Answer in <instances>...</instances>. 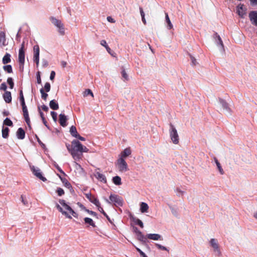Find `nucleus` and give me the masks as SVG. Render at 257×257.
<instances>
[{
  "label": "nucleus",
  "instance_id": "f8f14e48",
  "mask_svg": "<svg viewBox=\"0 0 257 257\" xmlns=\"http://www.w3.org/2000/svg\"><path fill=\"white\" fill-rule=\"evenodd\" d=\"M237 13L241 17L243 18L244 15L246 14V9L244 8V6L242 4H239L237 7Z\"/></svg>",
  "mask_w": 257,
  "mask_h": 257
},
{
  "label": "nucleus",
  "instance_id": "ddd939ff",
  "mask_svg": "<svg viewBox=\"0 0 257 257\" xmlns=\"http://www.w3.org/2000/svg\"><path fill=\"white\" fill-rule=\"evenodd\" d=\"M59 121L60 124L63 127H65L67 125V118L66 116L64 114H60L59 116Z\"/></svg>",
  "mask_w": 257,
  "mask_h": 257
},
{
  "label": "nucleus",
  "instance_id": "49530a36",
  "mask_svg": "<svg viewBox=\"0 0 257 257\" xmlns=\"http://www.w3.org/2000/svg\"><path fill=\"white\" fill-rule=\"evenodd\" d=\"M50 88H51L50 84L49 82H46L45 84V86H44V89H45V90L47 92H49L50 90Z\"/></svg>",
  "mask_w": 257,
  "mask_h": 257
},
{
  "label": "nucleus",
  "instance_id": "6ab92c4d",
  "mask_svg": "<svg viewBox=\"0 0 257 257\" xmlns=\"http://www.w3.org/2000/svg\"><path fill=\"white\" fill-rule=\"evenodd\" d=\"M56 206L57 209L59 211V212L62 213V214L64 215L66 217L68 218H72L71 215H70L67 212L63 210V208L60 206V205L57 204Z\"/></svg>",
  "mask_w": 257,
  "mask_h": 257
},
{
  "label": "nucleus",
  "instance_id": "a19ab883",
  "mask_svg": "<svg viewBox=\"0 0 257 257\" xmlns=\"http://www.w3.org/2000/svg\"><path fill=\"white\" fill-rule=\"evenodd\" d=\"M134 221L135 222L136 224L139 225L141 228L144 227L143 223L140 219H139L138 218H135L134 219Z\"/></svg>",
  "mask_w": 257,
  "mask_h": 257
},
{
  "label": "nucleus",
  "instance_id": "6e6d98bb",
  "mask_svg": "<svg viewBox=\"0 0 257 257\" xmlns=\"http://www.w3.org/2000/svg\"><path fill=\"white\" fill-rule=\"evenodd\" d=\"M85 211L88 212L89 214L93 215V216H96L97 213L93 211L89 210L88 209H85Z\"/></svg>",
  "mask_w": 257,
  "mask_h": 257
},
{
  "label": "nucleus",
  "instance_id": "4be33fe9",
  "mask_svg": "<svg viewBox=\"0 0 257 257\" xmlns=\"http://www.w3.org/2000/svg\"><path fill=\"white\" fill-rule=\"evenodd\" d=\"M210 242L211 246L214 248V250L217 251L220 253V251L218 250V245L217 240L214 238H212L210 240Z\"/></svg>",
  "mask_w": 257,
  "mask_h": 257
},
{
  "label": "nucleus",
  "instance_id": "de8ad7c7",
  "mask_svg": "<svg viewBox=\"0 0 257 257\" xmlns=\"http://www.w3.org/2000/svg\"><path fill=\"white\" fill-rule=\"evenodd\" d=\"M57 193L59 196H61L64 194V191L61 188H58L57 189Z\"/></svg>",
  "mask_w": 257,
  "mask_h": 257
},
{
  "label": "nucleus",
  "instance_id": "4c0bfd02",
  "mask_svg": "<svg viewBox=\"0 0 257 257\" xmlns=\"http://www.w3.org/2000/svg\"><path fill=\"white\" fill-rule=\"evenodd\" d=\"M140 14L142 17V21L144 25H146V20L145 18V13L142 8H140Z\"/></svg>",
  "mask_w": 257,
  "mask_h": 257
},
{
  "label": "nucleus",
  "instance_id": "bb28decb",
  "mask_svg": "<svg viewBox=\"0 0 257 257\" xmlns=\"http://www.w3.org/2000/svg\"><path fill=\"white\" fill-rule=\"evenodd\" d=\"M10 130L8 127H3L2 130V137L4 139H7L9 137Z\"/></svg>",
  "mask_w": 257,
  "mask_h": 257
},
{
  "label": "nucleus",
  "instance_id": "c85d7f7f",
  "mask_svg": "<svg viewBox=\"0 0 257 257\" xmlns=\"http://www.w3.org/2000/svg\"><path fill=\"white\" fill-rule=\"evenodd\" d=\"M113 183L116 185H120L121 184V179L119 176H116L112 178Z\"/></svg>",
  "mask_w": 257,
  "mask_h": 257
},
{
  "label": "nucleus",
  "instance_id": "5701e85b",
  "mask_svg": "<svg viewBox=\"0 0 257 257\" xmlns=\"http://www.w3.org/2000/svg\"><path fill=\"white\" fill-rule=\"evenodd\" d=\"M49 105L50 108L53 110H57L59 109L58 103L55 99L50 101Z\"/></svg>",
  "mask_w": 257,
  "mask_h": 257
},
{
  "label": "nucleus",
  "instance_id": "473e14b6",
  "mask_svg": "<svg viewBox=\"0 0 257 257\" xmlns=\"http://www.w3.org/2000/svg\"><path fill=\"white\" fill-rule=\"evenodd\" d=\"M4 70L9 73L13 72L12 67L11 65H7L3 66Z\"/></svg>",
  "mask_w": 257,
  "mask_h": 257
},
{
  "label": "nucleus",
  "instance_id": "774afa93",
  "mask_svg": "<svg viewBox=\"0 0 257 257\" xmlns=\"http://www.w3.org/2000/svg\"><path fill=\"white\" fill-rule=\"evenodd\" d=\"M133 229L134 231L136 233V234L141 231L138 229V228L137 227H134Z\"/></svg>",
  "mask_w": 257,
  "mask_h": 257
},
{
  "label": "nucleus",
  "instance_id": "58836bf2",
  "mask_svg": "<svg viewBox=\"0 0 257 257\" xmlns=\"http://www.w3.org/2000/svg\"><path fill=\"white\" fill-rule=\"evenodd\" d=\"M6 41V35L4 32H0V43L3 42V44Z\"/></svg>",
  "mask_w": 257,
  "mask_h": 257
},
{
  "label": "nucleus",
  "instance_id": "39448f33",
  "mask_svg": "<svg viewBox=\"0 0 257 257\" xmlns=\"http://www.w3.org/2000/svg\"><path fill=\"white\" fill-rule=\"evenodd\" d=\"M19 62L21 65L23 66L25 63V43L23 42L21 44L19 52Z\"/></svg>",
  "mask_w": 257,
  "mask_h": 257
},
{
  "label": "nucleus",
  "instance_id": "69168bd1",
  "mask_svg": "<svg viewBox=\"0 0 257 257\" xmlns=\"http://www.w3.org/2000/svg\"><path fill=\"white\" fill-rule=\"evenodd\" d=\"M96 206L97 207L98 210L101 213H102L103 212H104V211L103 210V208L100 206V203H99V206Z\"/></svg>",
  "mask_w": 257,
  "mask_h": 257
},
{
  "label": "nucleus",
  "instance_id": "dca6fc26",
  "mask_svg": "<svg viewBox=\"0 0 257 257\" xmlns=\"http://www.w3.org/2000/svg\"><path fill=\"white\" fill-rule=\"evenodd\" d=\"M94 176L100 181L105 183H106V178L103 174L97 172L95 173Z\"/></svg>",
  "mask_w": 257,
  "mask_h": 257
},
{
  "label": "nucleus",
  "instance_id": "a18cd8bd",
  "mask_svg": "<svg viewBox=\"0 0 257 257\" xmlns=\"http://www.w3.org/2000/svg\"><path fill=\"white\" fill-rule=\"evenodd\" d=\"M156 246L159 249L163 250H166L169 251V249L167 247H166L164 246H163L159 243H156L155 244Z\"/></svg>",
  "mask_w": 257,
  "mask_h": 257
},
{
  "label": "nucleus",
  "instance_id": "864d4df0",
  "mask_svg": "<svg viewBox=\"0 0 257 257\" xmlns=\"http://www.w3.org/2000/svg\"><path fill=\"white\" fill-rule=\"evenodd\" d=\"M190 57L191 60L192 65L195 66L197 64V61L196 59L193 57L192 55H190Z\"/></svg>",
  "mask_w": 257,
  "mask_h": 257
},
{
  "label": "nucleus",
  "instance_id": "1a4fd4ad",
  "mask_svg": "<svg viewBox=\"0 0 257 257\" xmlns=\"http://www.w3.org/2000/svg\"><path fill=\"white\" fill-rule=\"evenodd\" d=\"M22 110H23V115H24L25 120L27 124L29 126H30V119L29 118L28 110L27 106L26 104H24V105H22Z\"/></svg>",
  "mask_w": 257,
  "mask_h": 257
},
{
  "label": "nucleus",
  "instance_id": "13d9d810",
  "mask_svg": "<svg viewBox=\"0 0 257 257\" xmlns=\"http://www.w3.org/2000/svg\"><path fill=\"white\" fill-rule=\"evenodd\" d=\"M107 20L110 23H114L115 22V21L111 17L108 16L107 17Z\"/></svg>",
  "mask_w": 257,
  "mask_h": 257
},
{
  "label": "nucleus",
  "instance_id": "9b49d317",
  "mask_svg": "<svg viewBox=\"0 0 257 257\" xmlns=\"http://www.w3.org/2000/svg\"><path fill=\"white\" fill-rule=\"evenodd\" d=\"M147 237L149 239L154 240H162L163 239L162 236L161 235L156 233L148 234H147Z\"/></svg>",
  "mask_w": 257,
  "mask_h": 257
},
{
  "label": "nucleus",
  "instance_id": "79ce46f5",
  "mask_svg": "<svg viewBox=\"0 0 257 257\" xmlns=\"http://www.w3.org/2000/svg\"><path fill=\"white\" fill-rule=\"evenodd\" d=\"M7 82L9 84V85H10V88L13 89L14 86V83L13 80L12 78L9 77L7 79Z\"/></svg>",
  "mask_w": 257,
  "mask_h": 257
},
{
  "label": "nucleus",
  "instance_id": "423d86ee",
  "mask_svg": "<svg viewBox=\"0 0 257 257\" xmlns=\"http://www.w3.org/2000/svg\"><path fill=\"white\" fill-rule=\"evenodd\" d=\"M59 202L60 204L62 205L63 207H64L65 209L68 210L69 212L71 213L74 217H78V214L76 213L69 205L66 203L64 200L60 199Z\"/></svg>",
  "mask_w": 257,
  "mask_h": 257
},
{
  "label": "nucleus",
  "instance_id": "7ed1b4c3",
  "mask_svg": "<svg viewBox=\"0 0 257 257\" xmlns=\"http://www.w3.org/2000/svg\"><path fill=\"white\" fill-rule=\"evenodd\" d=\"M170 126L169 132L170 138L174 144H178L179 139L177 130L172 123L170 124Z\"/></svg>",
  "mask_w": 257,
  "mask_h": 257
},
{
  "label": "nucleus",
  "instance_id": "cd10ccee",
  "mask_svg": "<svg viewBox=\"0 0 257 257\" xmlns=\"http://www.w3.org/2000/svg\"><path fill=\"white\" fill-rule=\"evenodd\" d=\"M58 176L65 187L67 188H70V187H71L70 183L68 182L66 178L62 177L60 175H59Z\"/></svg>",
  "mask_w": 257,
  "mask_h": 257
},
{
  "label": "nucleus",
  "instance_id": "09e8293b",
  "mask_svg": "<svg viewBox=\"0 0 257 257\" xmlns=\"http://www.w3.org/2000/svg\"><path fill=\"white\" fill-rule=\"evenodd\" d=\"M121 75L125 80H128V77L124 69L122 70Z\"/></svg>",
  "mask_w": 257,
  "mask_h": 257
},
{
  "label": "nucleus",
  "instance_id": "c9c22d12",
  "mask_svg": "<svg viewBox=\"0 0 257 257\" xmlns=\"http://www.w3.org/2000/svg\"><path fill=\"white\" fill-rule=\"evenodd\" d=\"M165 17H166V22L168 24V27L169 29H171L173 28V25L170 20V19L169 18V16L167 13L165 14Z\"/></svg>",
  "mask_w": 257,
  "mask_h": 257
},
{
  "label": "nucleus",
  "instance_id": "72a5a7b5",
  "mask_svg": "<svg viewBox=\"0 0 257 257\" xmlns=\"http://www.w3.org/2000/svg\"><path fill=\"white\" fill-rule=\"evenodd\" d=\"M3 124L4 125L9 126H13V123L12 121L9 118H6L4 120Z\"/></svg>",
  "mask_w": 257,
  "mask_h": 257
},
{
  "label": "nucleus",
  "instance_id": "338daca9",
  "mask_svg": "<svg viewBox=\"0 0 257 257\" xmlns=\"http://www.w3.org/2000/svg\"><path fill=\"white\" fill-rule=\"evenodd\" d=\"M61 65L62 66V67L64 68L67 65V62L64 61H61Z\"/></svg>",
  "mask_w": 257,
  "mask_h": 257
},
{
  "label": "nucleus",
  "instance_id": "9d476101",
  "mask_svg": "<svg viewBox=\"0 0 257 257\" xmlns=\"http://www.w3.org/2000/svg\"><path fill=\"white\" fill-rule=\"evenodd\" d=\"M249 18L251 23L253 25L257 26V12H250L249 14Z\"/></svg>",
  "mask_w": 257,
  "mask_h": 257
},
{
  "label": "nucleus",
  "instance_id": "c756f323",
  "mask_svg": "<svg viewBox=\"0 0 257 257\" xmlns=\"http://www.w3.org/2000/svg\"><path fill=\"white\" fill-rule=\"evenodd\" d=\"M149 206L148 204L145 202H142L141 204V211L142 213L146 212L148 211Z\"/></svg>",
  "mask_w": 257,
  "mask_h": 257
},
{
  "label": "nucleus",
  "instance_id": "4d7b16f0",
  "mask_svg": "<svg viewBox=\"0 0 257 257\" xmlns=\"http://www.w3.org/2000/svg\"><path fill=\"white\" fill-rule=\"evenodd\" d=\"M55 76V72L54 71H52L50 74V79L51 80H53Z\"/></svg>",
  "mask_w": 257,
  "mask_h": 257
},
{
  "label": "nucleus",
  "instance_id": "603ef678",
  "mask_svg": "<svg viewBox=\"0 0 257 257\" xmlns=\"http://www.w3.org/2000/svg\"><path fill=\"white\" fill-rule=\"evenodd\" d=\"M37 82L38 84H41L40 72L38 71L37 73Z\"/></svg>",
  "mask_w": 257,
  "mask_h": 257
},
{
  "label": "nucleus",
  "instance_id": "f704fd0d",
  "mask_svg": "<svg viewBox=\"0 0 257 257\" xmlns=\"http://www.w3.org/2000/svg\"><path fill=\"white\" fill-rule=\"evenodd\" d=\"M20 100L21 101V105H24V104H26L22 90L20 91Z\"/></svg>",
  "mask_w": 257,
  "mask_h": 257
},
{
  "label": "nucleus",
  "instance_id": "2eb2a0df",
  "mask_svg": "<svg viewBox=\"0 0 257 257\" xmlns=\"http://www.w3.org/2000/svg\"><path fill=\"white\" fill-rule=\"evenodd\" d=\"M16 135L19 139L23 140L25 137V132L22 127H20L17 130Z\"/></svg>",
  "mask_w": 257,
  "mask_h": 257
},
{
  "label": "nucleus",
  "instance_id": "680f3d73",
  "mask_svg": "<svg viewBox=\"0 0 257 257\" xmlns=\"http://www.w3.org/2000/svg\"><path fill=\"white\" fill-rule=\"evenodd\" d=\"M41 107H42V109L44 111H46V112L48 111V110H49V108H48V107L47 106L45 105H43L41 106Z\"/></svg>",
  "mask_w": 257,
  "mask_h": 257
},
{
  "label": "nucleus",
  "instance_id": "0e129e2a",
  "mask_svg": "<svg viewBox=\"0 0 257 257\" xmlns=\"http://www.w3.org/2000/svg\"><path fill=\"white\" fill-rule=\"evenodd\" d=\"M39 113H40V116H41L42 119H45V118L44 117V113L41 111L40 108H39Z\"/></svg>",
  "mask_w": 257,
  "mask_h": 257
},
{
  "label": "nucleus",
  "instance_id": "ea45409f",
  "mask_svg": "<svg viewBox=\"0 0 257 257\" xmlns=\"http://www.w3.org/2000/svg\"><path fill=\"white\" fill-rule=\"evenodd\" d=\"M40 93L41 94V97L42 99L46 100L48 97V94L44 92V89L43 88L40 89Z\"/></svg>",
  "mask_w": 257,
  "mask_h": 257
},
{
  "label": "nucleus",
  "instance_id": "b1692460",
  "mask_svg": "<svg viewBox=\"0 0 257 257\" xmlns=\"http://www.w3.org/2000/svg\"><path fill=\"white\" fill-rule=\"evenodd\" d=\"M11 55L8 53H7L5 55L3 58V63L4 64H8L10 62H11Z\"/></svg>",
  "mask_w": 257,
  "mask_h": 257
},
{
  "label": "nucleus",
  "instance_id": "0eeeda50",
  "mask_svg": "<svg viewBox=\"0 0 257 257\" xmlns=\"http://www.w3.org/2000/svg\"><path fill=\"white\" fill-rule=\"evenodd\" d=\"M31 170L32 171L33 174L37 176L38 178L45 182L47 180L46 178L44 177L41 173L40 172V170L38 168H35L34 166L31 167Z\"/></svg>",
  "mask_w": 257,
  "mask_h": 257
},
{
  "label": "nucleus",
  "instance_id": "f257e3e1",
  "mask_svg": "<svg viewBox=\"0 0 257 257\" xmlns=\"http://www.w3.org/2000/svg\"><path fill=\"white\" fill-rule=\"evenodd\" d=\"M89 149L83 146L78 141L73 140L72 142L69 153L75 161H78L82 159V153L83 152L87 153Z\"/></svg>",
  "mask_w": 257,
  "mask_h": 257
},
{
  "label": "nucleus",
  "instance_id": "6e6552de",
  "mask_svg": "<svg viewBox=\"0 0 257 257\" xmlns=\"http://www.w3.org/2000/svg\"><path fill=\"white\" fill-rule=\"evenodd\" d=\"M85 197L92 203H93L96 206H99V201L94 195L91 194V193H86L85 194Z\"/></svg>",
  "mask_w": 257,
  "mask_h": 257
},
{
  "label": "nucleus",
  "instance_id": "393cba45",
  "mask_svg": "<svg viewBox=\"0 0 257 257\" xmlns=\"http://www.w3.org/2000/svg\"><path fill=\"white\" fill-rule=\"evenodd\" d=\"M50 21L57 28H58L61 24H62L61 21L56 19L54 17H51L50 18Z\"/></svg>",
  "mask_w": 257,
  "mask_h": 257
},
{
  "label": "nucleus",
  "instance_id": "5fc2aeb1",
  "mask_svg": "<svg viewBox=\"0 0 257 257\" xmlns=\"http://www.w3.org/2000/svg\"><path fill=\"white\" fill-rule=\"evenodd\" d=\"M7 88V86L5 83H3L1 84V85L0 86V90H4L6 91Z\"/></svg>",
  "mask_w": 257,
  "mask_h": 257
},
{
  "label": "nucleus",
  "instance_id": "bf43d9fd",
  "mask_svg": "<svg viewBox=\"0 0 257 257\" xmlns=\"http://www.w3.org/2000/svg\"><path fill=\"white\" fill-rule=\"evenodd\" d=\"M56 167L60 173L62 174L63 175H66L64 172L58 166V165L56 166Z\"/></svg>",
  "mask_w": 257,
  "mask_h": 257
},
{
  "label": "nucleus",
  "instance_id": "f03ea898",
  "mask_svg": "<svg viewBox=\"0 0 257 257\" xmlns=\"http://www.w3.org/2000/svg\"><path fill=\"white\" fill-rule=\"evenodd\" d=\"M109 200L110 201L106 199L105 201L108 203H113L115 206H122L123 205V201L122 198L117 195L111 194L109 196Z\"/></svg>",
  "mask_w": 257,
  "mask_h": 257
},
{
  "label": "nucleus",
  "instance_id": "2f4dec72",
  "mask_svg": "<svg viewBox=\"0 0 257 257\" xmlns=\"http://www.w3.org/2000/svg\"><path fill=\"white\" fill-rule=\"evenodd\" d=\"M214 161L217 165V168H218L220 173L222 175L223 174L224 171H223V169L222 168L220 164L219 163V162H218V161L217 160V159L216 158H214Z\"/></svg>",
  "mask_w": 257,
  "mask_h": 257
},
{
  "label": "nucleus",
  "instance_id": "052dcab7",
  "mask_svg": "<svg viewBox=\"0 0 257 257\" xmlns=\"http://www.w3.org/2000/svg\"><path fill=\"white\" fill-rule=\"evenodd\" d=\"M100 44L104 46L105 48L107 46V44L106 43V42L104 40H102L100 41Z\"/></svg>",
  "mask_w": 257,
  "mask_h": 257
},
{
  "label": "nucleus",
  "instance_id": "3c124183",
  "mask_svg": "<svg viewBox=\"0 0 257 257\" xmlns=\"http://www.w3.org/2000/svg\"><path fill=\"white\" fill-rule=\"evenodd\" d=\"M21 199L22 203H23V204L24 205H28V202L27 200L26 199V198L23 195H21Z\"/></svg>",
  "mask_w": 257,
  "mask_h": 257
},
{
  "label": "nucleus",
  "instance_id": "aec40b11",
  "mask_svg": "<svg viewBox=\"0 0 257 257\" xmlns=\"http://www.w3.org/2000/svg\"><path fill=\"white\" fill-rule=\"evenodd\" d=\"M131 154V150L130 148H126L120 154V157L124 159V158H126L130 156Z\"/></svg>",
  "mask_w": 257,
  "mask_h": 257
},
{
  "label": "nucleus",
  "instance_id": "7c9ffc66",
  "mask_svg": "<svg viewBox=\"0 0 257 257\" xmlns=\"http://www.w3.org/2000/svg\"><path fill=\"white\" fill-rule=\"evenodd\" d=\"M70 132L71 135L75 138L78 135L76 127L73 125L70 127Z\"/></svg>",
  "mask_w": 257,
  "mask_h": 257
},
{
  "label": "nucleus",
  "instance_id": "8fccbe9b",
  "mask_svg": "<svg viewBox=\"0 0 257 257\" xmlns=\"http://www.w3.org/2000/svg\"><path fill=\"white\" fill-rule=\"evenodd\" d=\"M51 115L53 118V119L54 121H56L57 119V114L55 111H51Z\"/></svg>",
  "mask_w": 257,
  "mask_h": 257
},
{
  "label": "nucleus",
  "instance_id": "37998d69",
  "mask_svg": "<svg viewBox=\"0 0 257 257\" xmlns=\"http://www.w3.org/2000/svg\"><path fill=\"white\" fill-rule=\"evenodd\" d=\"M59 32L61 35H64L65 34V29L64 27V25L61 24L58 28Z\"/></svg>",
  "mask_w": 257,
  "mask_h": 257
},
{
  "label": "nucleus",
  "instance_id": "412c9836",
  "mask_svg": "<svg viewBox=\"0 0 257 257\" xmlns=\"http://www.w3.org/2000/svg\"><path fill=\"white\" fill-rule=\"evenodd\" d=\"M219 102L224 110H225L228 111H230V108L228 106V104L225 100L220 98Z\"/></svg>",
  "mask_w": 257,
  "mask_h": 257
},
{
  "label": "nucleus",
  "instance_id": "a878e982",
  "mask_svg": "<svg viewBox=\"0 0 257 257\" xmlns=\"http://www.w3.org/2000/svg\"><path fill=\"white\" fill-rule=\"evenodd\" d=\"M84 221L85 224H88L90 226H92L93 227H95L96 225L94 223V222L93 221V220L89 217H85L84 218Z\"/></svg>",
  "mask_w": 257,
  "mask_h": 257
},
{
  "label": "nucleus",
  "instance_id": "20e7f679",
  "mask_svg": "<svg viewBox=\"0 0 257 257\" xmlns=\"http://www.w3.org/2000/svg\"><path fill=\"white\" fill-rule=\"evenodd\" d=\"M116 166L121 172H125L128 170L127 164L122 158H119L117 160Z\"/></svg>",
  "mask_w": 257,
  "mask_h": 257
},
{
  "label": "nucleus",
  "instance_id": "c03bdc74",
  "mask_svg": "<svg viewBox=\"0 0 257 257\" xmlns=\"http://www.w3.org/2000/svg\"><path fill=\"white\" fill-rule=\"evenodd\" d=\"M88 95H90L91 96L93 97V94L92 92L91 91V90L89 89H86L83 93L84 96H86Z\"/></svg>",
  "mask_w": 257,
  "mask_h": 257
},
{
  "label": "nucleus",
  "instance_id": "e433bc0d",
  "mask_svg": "<svg viewBox=\"0 0 257 257\" xmlns=\"http://www.w3.org/2000/svg\"><path fill=\"white\" fill-rule=\"evenodd\" d=\"M140 14L142 17V21L144 25H146V20L145 18V13L142 8H140Z\"/></svg>",
  "mask_w": 257,
  "mask_h": 257
},
{
  "label": "nucleus",
  "instance_id": "4468645a",
  "mask_svg": "<svg viewBox=\"0 0 257 257\" xmlns=\"http://www.w3.org/2000/svg\"><path fill=\"white\" fill-rule=\"evenodd\" d=\"M34 50V61L39 60V52L40 49L38 45H35L33 48Z\"/></svg>",
  "mask_w": 257,
  "mask_h": 257
},
{
  "label": "nucleus",
  "instance_id": "e2e57ef3",
  "mask_svg": "<svg viewBox=\"0 0 257 257\" xmlns=\"http://www.w3.org/2000/svg\"><path fill=\"white\" fill-rule=\"evenodd\" d=\"M75 138L82 141H84L85 140L84 138L80 136L79 134Z\"/></svg>",
  "mask_w": 257,
  "mask_h": 257
},
{
  "label": "nucleus",
  "instance_id": "f3484780",
  "mask_svg": "<svg viewBox=\"0 0 257 257\" xmlns=\"http://www.w3.org/2000/svg\"><path fill=\"white\" fill-rule=\"evenodd\" d=\"M3 98L7 103H10L12 101L11 93L10 91H6L3 94Z\"/></svg>",
  "mask_w": 257,
  "mask_h": 257
},
{
  "label": "nucleus",
  "instance_id": "a211bd4d",
  "mask_svg": "<svg viewBox=\"0 0 257 257\" xmlns=\"http://www.w3.org/2000/svg\"><path fill=\"white\" fill-rule=\"evenodd\" d=\"M137 235V239L143 242V243H146L147 241V236L145 237L143 234L142 233V232L141 231L139 232L138 234H136Z\"/></svg>",
  "mask_w": 257,
  "mask_h": 257
}]
</instances>
